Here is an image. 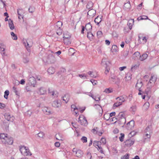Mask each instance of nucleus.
Masks as SVG:
<instances>
[{
    "label": "nucleus",
    "instance_id": "obj_44",
    "mask_svg": "<svg viewBox=\"0 0 159 159\" xmlns=\"http://www.w3.org/2000/svg\"><path fill=\"white\" fill-rule=\"evenodd\" d=\"M9 94V92L8 90H6L4 92V97L6 99H7L8 98V95Z\"/></svg>",
    "mask_w": 159,
    "mask_h": 159
},
{
    "label": "nucleus",
    "instance_id": "obj_46",
    "mask_svg": "<svg viewBox=\"0 0 159 159\" xmlns=\"http://www.w3.org/2000/svg\"><path fill=\"white\" fill-rule=\"evenodd\" d=\"M129 155L128 154H126L125 155L122 156L121 157V159H129Z\"/></svg>",
    "mask_w": 159,
    "mask_h": 159
},
{
    "label": "nucleus",
    "instance_id": "obj_10",
    "mask_svg": "<svg viewBox=\"0 0 159 159\" xmlns=\"http://www.w3.org/2000/svg\"><path fill=\"white\" fill-rule=\"evenodd\" d=\"M96 13V11L93 9H91L88 12L87 16L89 18H91L94 16Z\"/></svg>",
    "mask_w": 159,
    "mask_h": 159
},
{
    "label": "nucleus",
    "instance_id": "obj_26",
    "mask_svg": "<svg viewBox=\"0 0 159 159\" xmlns=\"http://www.w3.org/2000/svg\"><path fill=\"white\" fill-rule=\"evenodd\" d=\"M8 24L10 29L11 30H13L14 29V26L13 22V21L11 19L8 20Z\"/></svg>",
    "mask_w": 159,
    "mask_h": 159
},
{
    "label": "nucleus",
    "instance_id": "obj_57",
    "mask_svg": "<svg viewBox=\"0 0 159 159\" xmlns=\"http://www.w3.org/2000/svg\"><path fill=\"white\" fill-rule=\"evenodd\" d=\"M90 82L92 83L93 85H95L97 84L98 82L96 80H90Z\"/></svg>",
    "mask_w": 159,
    "mask_h": 159
},
{
    "label": "nucleus",
    "instance_id": "obj_59",
    "mask_svg": "<svg viewBox=\"0 0 159 159\" xmlns=\"http://www.w3.org/2000/svg\"><path fill=\"white\" fill-rule=\"evenodd\" d=\"M102 32L101 31H98L97 32V34L98 36L99 37H101L102 35Z\"/></svg>",
    "mask_w": 159,
    "mask_h": 159
},
{
    "label": "nucleus",
    "instance_id": "obj_50",
    "mask_svg": "<svg viewBox=\"0 0 159 159\" xmlns=\"http://www.w3.org/2000/svg\"><path fill=\"white\" fill-rule=\"evenodd\" d=\"M112 92V89H110V88L108 89H106L104 91V92H105L106 93H109Z\"/></svg>",
    "mask_w": 159,
    "mask_h": 159
},
{
    "label": "nucleus",
    "instance_id": "obj_31",
    "mask_svg": "<svg viewBox=\"0 0 159 159\" xmlns=\"http://www.w3.org/2000/svg\"><path fill=\"white\" fill-rule=\"evenodd\" d=\"M85 29L87 31H90L92 29V26L90 24V23H88L86 24L85 26Z\"/></svg>",
    "mask_w": 159,
    "mask_h": 159
},
{
    "label": "nucleus",
    "instance_id": "obj_6",
    "mask_svg": "<svg viewBox=\"0 0 159 159\" xmlns=\"http://www.w3.org/2000/svg\"><path fill=\"white\" fill-rule=\"evenodd\" d=\"M36 83L35 79L33 77H30L28 80V84L30 86L34 87Z\"/></svg>",
    "mask_w": 159,
    "mask_h": 159
},
{
    "label": "nucleus",
    "instance_id": "obj_53",
    "mask_svg": "<svg viewBox=\"0 0 159 159\" xmlns=\"http://www.w3.org/2000/svg\"><path fill=\"white\" fill-rule=\"evenodd\" d=\"M31 114H32V112L30 111H27L25 113V115L28 117L30 116H31Z\"/></svg>",
    "mask_w": 159,
    "mask_h": 159
},
{
    "label": "nucleus",
    "instance_id": "obj_22",
    "mask_svg": "<svg viewBox=\"0 0 159 159\" xmlns=\"http://www.w3.org/2000/svg\"><path fill=\"white\" fill-rule=\"evenodd\" d=\"M139 57H140V53L139 52H136L134 53L133 58L135 60H137Z\"/></svg>",
    "mask_w": 159,
    "mask_h": 159
},
{
    "label": "nucleus",
    "instance_id": "obj_63",
    "mask_svg": "<svg viewBox=\"0 0 159 159\" xmlns=\"http://www.w3.org/2000/svg\"><path fill=\"white\" fill-rule=\"evenodd\" d=\"M5 107V105L2 103L0 102V108L3 109Z\"/></svg>",
    "mask_w": 159,
    "mask_h": 159
},
{
    "label": "nucleus",
    "instance_id": "obj_55",
    "mask_svg": "<svg viewBox=\"0 0 159 159\" xmlns=\"http://www.w3.org/2000/svg\"><path fill=\"white\" fill-rule=\"evenodd\" d=\"M38 135L39 137L40 138H42L43 137L44 135V134L43 132H40L38 134Z\"/></svg>",
    "mask_w": 159,
    "mask_h": 159
},
{
    "label": "nucleus",
    "instance_id": "obj_2",
    "mask_svg": "<svg viewBox=\"0 0 159 159\" xmlns=\"http://www.w3.org/2000/svg\"><path fill=\"white\" fill-rule=\"evenodd\" d=\"M101 64L105 68V73L106 75H107L110 70V65L111 64L110 61H108L106 58H104L102 59Z\"/></svg>",
    "mask_w": 159,
    "mask_h": 159
},
{
    "label": "nucleus",
    "instance_id": "obj_23",
    "mask_svg": "<svg viewBox=\"0 0 159 159\" xmlns=\"http://www.w3.org/2000/svg\"><path fill=\"white\" fill-rule=\"evenodd\" d=\"M127 98V97L125 95H123L120 97H117L116 98V99L118 100L119 101H120V102H124L125 100Z\"/></svg>",
    "mask_w": 159,
    "mask_h": 159
},
{
    "label": "nucleus",
    "instance_id": "obj_7",
    "mask_svg": "<svg viewBox=\"0 0 159 159\" xmlns=\"http://www.w3.org/2000/svg\"><path fill=\"white\" fill-rule=\"evenodd\" d=\"M134 125V121L132 120L129 122L126 125V127L128 130H132L133 129Z\"/></svg>",
    "mask_w": 159,
    "mask_h": 159
},
{
    "label": "nucleus",
    "instance_id": "obj_20",
    "mask_svg": "<svg viewBox=\"0 0 159 159\" xmlns=\"http://www.w3.org/2000/svg\"><path fill=\"white\" fill-rule=\"evenodd\" d=\"M83 154L84 153L81 150L78 149L76 152L75 153L76 156L79 158H81L83 156Z\"/></svg>",
    "mask_w": 159,
    "mask_h": 159
},
{
    "label": "nucleus",
    "instance_id": "obj_14",
    "mask_svg": "<svg viewBox=\"0 0 159 159\" xmlns=\"http://www.w3.org/2000/svg\"><path fill=\"white\" fill-rule=\"evenodd\" d=\"M46 92L45 88L43 87H40L38 89L37 93L40 95H44Z\"/></svg>",
    "mask_w": 159,
    "mask_h": 159
},
{
    "label": "nucleus",
    "instance_id": "obj_16",
    "mask_svg": "<svg viewBox=\"0 0 159 159\" xmlns=\"http://www.w3.org/2000/svg\"><path fill=\"white\" fill-rule=\"evenodd\" d=\"M118 124L121 127H123L125 123L126 119L125 118L119 119L118 121Z\"/></svg>",
    "mask_w": 159,
    "mask_h": 159
},
{
    "label": "nucleus",
    "instance_id": "obj_27",
    "mask_svg": "<svg viewBox=\"0 0 159 159\" xmlns=\"http://www.w3.org/2000/svg\"><path fill=\"white\" fill-rule=\"evenodd\" d=\"M157 77L156 75H152L149 80V81L148 82V83H151V81H152L153 82L155 83L157 80Z\"/></svg>",
    "mask_w": 159,
    "mask_h": 159
},
{
    "label": "nucleus",
    "instance_id": "obj_32",
    "mask_svg": "<svg viewBox=\"0 0 159 159\" xmlns=\"http://www.w3.org/2000/svg\"><path fill=\"white\" fill-rule=\"evenodd\" d=\"M148 57V55L146 53L143 54L142 56L140 55V60L141 61H143L146 59Z\"/></svg>",
    "mask_w": 159,
    "mask_h": 159
},
{
    "label": "nucleus",
    "instance_id": "obj_40",
    "mask_svg": "<svg viewBox=\"0 0 159 159\" xmlns=\"http://www.w3.org/2000/svg\"><path fill=\"white\" fill-rule=\"evenodd\" d=\"M149 104L148 102H146L143 106V108L145 110H147L149 107Z\"/></svg>",
    "mask_w": 159,
    "mask_h": 159
},
{
    "label": "nucleus",
    "instance_id": "obj_5",
    "mask_svg": "<svg viewBox=\"0 0 159 159\" xmlns=\"http://www.w3.org/2000/svg\"><path fill=\"white\" fill-rule=\"evenodd\" d=\"M144 132L146 133L145 135L144 136V139H146L147 138L150 139L151 137L150 134L151 133V131L149 126H148L145 129Z\"/></svg>",
    "mask_w": 159,
    "mask_h": 159
},
{
    "label": "nucleus",
    "instance_id": "obj_4",
    "mask_svg": "<svg viewBox=\"0 0 159 159\" xmlns=\"http://www.w3.org/2000/svg\"><path fill=\"white\" fill-rule=\"evenodd\" d=\"M17 13L18 18L20 20L21 18L23 19L24 14L25 13V11L23 9L21 8L18 9L17 10Z\"/></svg>",
    "mask_w": 159,
    "mask_h": 159
},
{
    "label": "nucleus",
    "instance_id": "obj_41",
    "mask_svg": "<svg viewBox=\"0 0 159 159\" xmlns=\"http://www.w3.org/2000/svg\"><path fill=\"white\" fill-rule=\"evenodd\" d=\"M57 30L56 33L57 35H61L62 32V30L61 29H57V30Z\"/></svg>",
    "mask_w": 159,
    "mask_h": 159
},
{
    "label": "nucleus",
    "instance_id": "obj_19",
    "mask_svg": "<svg viewBox=\"0 0 159 159\" xmlns=\"http://www.w3.org/2000/svg\"><path fill=\"white\" fill-rule=\"evenodd\" d=\"M52 106L54 107L58 108L61 106V104L58 100H56L53 102Z\"/></svg>",
    "mask_w": 159,
    "mask_h": 159
},
{
    "label": "nucleus",
    "instance_id": "obj_58",
    "mask_svg": "<svg viewBox=\"0 0 159 159\" xmlns=\"http://www.w3.org/2000/svg\"><path fill=\"white\" fill-rule=\"evenodd\" d=\"M71 107L72 109H74V111H75L76 110H78L77 108L76 107L75 105H71Z\"/></svg>",
    "mask_w": 159,
    "mask_h": 159
},
{
    "label": "nucleus",
    "instance_id": "obj_28",
    "mask_svg": "<svg viewBox=\"0 0 159 159\" xmlns=\"http://www.w3.org/2000/svg\"><path fill=\"white\" fill-rule=\"evenodd\" d=\"M8 139H7L6 140L7 142L8 143H9V141L11 142V141H12V142H11V143H9L8 144H7V143H4L6 146H7V145H12L13 143V138L11 137L10 136H9L8 137Z\"/></svg>",
    "mask_w": 159,
    "mask_h": 159
},
{
    "label": "nucleus",
    "instance_id": "obj_1",
    "mask_svg": "<svg viewBox=\"0 0 159 159\" xmlns=\"http://www.w3.org/2000/svg\"><path fill=\"white\" fill-rule=\"evenodd\" d=\"M43 61L45 63L47 64H52L55 62L56 59L52 52L49 53L47 56L44 57L43 58Z\"/></svg>",
    "mask_w": 159,
    "mask_h": 159
},
{
    "label": "nucleus",
    "instance_id": "obj_45",
    "mask_svg": "<svg viewBox=\"0 0 159 159\" xmlns=\"http://www.w3.org/2000/svg\"><path fill=\"white\" fill-rule=\"evenodd\" d=\"M28 10L30 13H32L35 11V8L34 7L30 6Z\"/></svg>",
    "mask_w": 159,
    "mask_h": 159
},
{
    "label": "nucleus",
    "instance_id": "obj_33",
    "mask_svg": "<svg viewBox=\"0 0 159 159\" xmlns=\"http://www.w3.org/2000/svg\"><path fill=\"white\" fill-rule=\"evenodd\" d=\"M48 71L49 74H52L54 73L55 70L54 68L52 67H49L48 69Z\"/></svg>",
    "mask_w": 159,
    "mask_h": 159
},
{
    "label": "nucleus",
    "instance_id": "obj_35",
    "mask_svg": "<svg viewBox=\"0 0 159 159\" xmlns=\"http://www.w3.org/2000/svg\"><path fill=\"white\" fill-rule=\"evenodd\" d=\"M93 5V4L91 2H89L86 6V7L88 9H92Z\"/></svg>",
    "mask_w": 159,
    "mask_h": 159
},
{
    "label": "nucleus",
    "instance_id": "obj_36",
    "mask_svg": "<svg viewBox=\"0 0 159 159\" xmlns=\"http://www.w3.org/2000/svg\"><path fill=\"white\" fill-rule=\"evenodd\" d=\"M11 38L13 40H16L17 39V37L16 35L13 32H11Z\"/></svg>",
    "mask_w": 159,
    "mask_h": 159
},
{
    "label": "nucleus",
    "instance_id": "obj_48",
    "mask_svg": "<svg viewBox=\"0 0 159 159\" xmlns=\"http://www.w3.org/2000/svg\"><path fill=\"white\" fill-rule=\"evenodd\" d=\"M121 136L119 137L120 140L121 142H123L125 137V134L123 133L120 134Z\"/></svg>",
    "mask_w": 159,
    "mask_h": 159
},
{
    "label": "nucleus",
    "instance_id": "obj_3",
    "mask_svg": "<svg viewBox=\"0 0 159 159\" xmlns=\"http://www.w3.org/2000/svg\"><path fill=\"white\" fill-rule=\"evenodd\" d=\"M9 136L6 134L1 133L0 134V139L1 140L3 143L7 144H9V143H11V142L9 141V143H8L6 140L7 139H8V137ZM11 142H12V141Z\"/></svg>",
    "mask_w": 159,
    "mask_h": 159
},
{
    "label": "nucleus",
    "instance_id": "obj_13",
    "mask_svg": "<svg viewBox=\"0 0 159 159\" xmlns=\"http://www.w3.org/2000/svg\"><path fill=\"white\" fill-rule=\"evenodd\" d=\"M143 85V83L141 80H138L136 84L135 87L136 89L139 90V92H141V88Z\"/></svg>",
    "mask_w": 159,
    "mask_h": 159
},
{
    "label": "nucleus",
    "instance_id": "obj_49",
    "mask_svg": "<svg viewBox=\"0 0 159 159\" xmlns=\"http://www.w3.org/2000/svg\"><path fill=\"white\" fill-rule=\"evenodd\" d=\"M122 104V103H121V102H117L116 103H115L113 105V107L114 108L115 107H117L121 105Z\"/></svg>",
    "mask_w": 159,
    "mask_h": 159
},
{
    "label": "nucleus",
    "instance_id": "obj_56",
    "mask_svg": "<svg viewBox=\"0 0 159 159\" xmlns=\"http://www.w3.org/2000/svg\"><path fill=\"white\" fill-rule=\"evenodd\" d=\"M98 150L99 152L102 154H104L103 151L101 147L100 146H98Z\"/></svg>",
    "mask_w": 159,
    "mask_h": 159
},
{
    "label": "nucleus",
    "instance_id": "obj_51",
    "mask_svg": "<svg viewBox=\"0 0 159 159\" xmlns=\"http://www.w3.org/2000/svg\"><path fill=\"white\" fill-rule=\"evenodd\" d=\"M81 140L84 143H86L87 142V138L85 136H83L81 139Z\"/></svg>",
    "mask_w": 159,
    "mask_h": 159
},
{
    "label": "nucleus",
    "instance_id": "obj_30",
    "mask_svg": "<svg viewBox=\"0 0 159 159\" xmlns=\"http://www.w3.org/2000/svg\"><path fill=\"white\" fill-rule=\"evenodd\" d=\"M55 137L56 139L57 140L61 141H62L63 140L62 135L59 133L56 134L55 135Z\"/></svg>",
    "mask_w": 159,
    "mask_h": 159
},
{
    "label": "nucleus",
    "instance_id": "obj_21",
    "mask_svg": "<svg viewBox=\"0 0 159 159\" xmlns=\"http://www.w3.org/2000/svg\"><path fill=\"white\" fill-rule=\"evenodd\" d=\"M62 23L61 21L57 22L54 26V29L57 30V29H61L62 26Z\"/></svg>",
    "mask_w": 159,
    "mask_h": 159
},
{
    "label": "nucleus",
    "instance_id": "obj_47",
    "mask_svg": "<svg viewBox=\"0 0 159 159\" xmlns=\"http://www.w3.org/2000/svg\"><path fill=\"white\" fill-rule=\"evenodd\" d=\"M137 109V107L135 105L132 106L130 108V110L134 112L136 111Z\"/></svg>",
    "mask_w": 159,
    "mask_h": 159
},
{
    "label": "nucleus",
    "instance_id": "obj_37",
    "mask_svg": "<svg viewBox=\"0 0 159 159\" xmlns=\"http://www.w3.org/2000/svg\"><path fill=\"white\" fill-rule=\"evenodd\" d=\"M87 37L90 40H91L93 39V35L91 32H87Z\"/></svg>",
    "mask_w": 159,
    "mask_h": 159
},
{
    "label": "nucleus",
    "instance_id": "obj_64",
    "mask_svg": "<svg viewBox=\"0 0 159 159\" xmlns=\"http://www.w3.org/2000/svg\"><path fill=\"white\" fill-rule=\"evenodd\" d=\"M23 61L24 63H27L29 61V59L28 58H24Z\"/></svg>",
    "mask_w": 159,
    "mask_h": 159
},
{
    "label": "nucleus",
    "instance_id": "obj_11",
    "mask_svg": "<svg viewBox=\"0 0 159 159\" xmlns=\"http://www.w3.org/2000/svg\"><path fill=\"white\" fill-rule=\"evenodd\" d=\"M42 111L45 114L47 115H50L52 113L50 108L45 107L42 108Z\"/></svg>",
    "mask_w": 159,
    "mask_h": 159
},
{
    "label": "nucleus",
    "instance_id": "obj_9",
    "mask_svg": "<svg viewBox=\"0 0 159 159\" xmlns=\"http://www.w3.org/2000/svg\"><path fill=\"white\" fill-rule=\"evenodd\" d=\"M23 44L26 47L28 51L29 52H30V50L29 48L32 47V42L29 41H26L25 42H24Z\"/></svg>",
    "mask_w": 159,
    "mask_h": 159
},
{
    "label": "nucleus",
    "instance_id": "obj_17",
    "mask_svg": "<svg viewBox=\"0 0 159 159\" xmlns=\"http://www.w3.org/2000/svg\"><path fill=\"white\" fill-rule=\"evenodd\" d=\"M138 41L140 43L144 44L146 42L147 39L145 37L139 36Z\"/></svg>",
    "mask_w": 159,
    "mask_h": 159
},
{
    "label": "nucleus",
    "instance_id": "obj_61",
    "mask_svg": "<svg viewBox=\"0 0 159 159\" xmlns=\"http://www.w3.org/2000/svg\"><path fill=\"white\" fill-rule=\"evenodd\" d=\"M87 156L88 158H89L90 159H91L92 156L91 154L89 152L87 153Z\"/></svg>",
    "mask_w": 159,
    "mask_h": 159
},
{
    "label": "nucleus",
    "instance_id": "obj_18",
    "mask_svg": "<svg viewBox=\"0 0 159 159\" xmlns=\"http://www.w3.org/2000/svg\"><path fill=\"white\" fill-rule=\"evenodd\" d=\"M131 7L130 2L128 1L126 3H125L124 5V9L126 11H129L130 10Z\"/></svg>",
    "mask_w": 159,
    "mask_h": 159
},
{
    "label": "nucleus",
    "instance_id": "obj_25",
    "mask_svg": "<svg viewBox=\"0 0 159 159\" xmlns=\"http://www.w3.org/2000/svg\"><path fill=\"white\" fill-rule=\"evenodd\" d=\"M134 19H131L129 20L128 22V25L130 30L132 29V25L134 24Z\"/></svg>",
    "mask_w": 159,
    "mask_h": 159
},
{
    "label": "nucleus",
    "instance_id": "obj_62",
    "mask_svg": "<svg viewBox=\"0 0 159 159\" xmlns=\"http://www.w3.org/2000/svg\"><path fill=\"white\" fill-rule=\"evenodd\" d=\"M138 67V66L135 65L132 67L131 70L132 71H133L135 68H136Z\"/></svg>",
    "mask_w": 159,
    "mask_h": 159
},
{
    "label": "nucleus",
    "instance_id": "obj_12",
    "mask_svg": "<svg viewBox=\"0 0 159 159\" xmlns=\"http://www.w3.org/2000/svg\"><path fill=\"white\" fill-rule=\"evenodd\" d=\"M102 17L103 16H102L99 15L95 18L94 21L97 25H99V23L102 20Z\"/></svg>",
    "mask_w": 159,
    "mask_h": 159
},
{
    "label": "nucleus",
    "instance_id": "obj_52",
    "mask_svg": "<svg viewBox=\"0 0 159 159\" xmlns=\"http://www.w3.org/2000/svg\"><path fill=\"white\" fill-rule=\"evenodd\" d=\"M129 54V51L126 50L123 52V55L125 57H126Z\"/></svg>",
    "mask_w": 159,
    "mask_h": 159
},
{
    "label": "nucleus",
    "instance_id": "obj_42",
    "mask_svg": "<svg viewBox=\"0 0 159 159\" xmlns=\"http://www.w3.org/2000/svg\"><path fill=\"white\" fill-rule=\"evenodd\" d=\"M100 142L99 141H95L93 142V145L95 147H96L97 146L98 147V146H100Z\"/></svg>",
    "mask_w": 159,
    "mask_h": 159
},
{
    "label": "nucleus",
    "instance_id": "obj_8",
    "mask_svg": "<svg viewBox=\"0 0 159 159\" xmlns=\"http://www.w3.org/2000/svg\"><path fill=\"white\" fill-rule=\"evenodd\" d=\"M4 116L5 119L8 121L13 122L14 119L13 116L8 113H5Z\"/></svg>",
    "mask_w": 159,
    "mask_h": 159
},
{
    "label": "nucleus",
    "instance_id": "obj_39",
    "mask_svg": "<svg viewBox=\"0 0 159 159\" xmlns=\"http://www.w3.org/2000/svg\"><path fill=\"white\" fill-rule=\"evenodd\" d=\"M125 118V114L123 112H120L118 115V118Z\"/></svg>",
    "mask_w": 159,
    "mask_h": 159
},
{
    "label": "nucleus",
    "instance_id": "obj_60",
    "mask_svg": "<svg viewBox=\"0 0 159 159\" xmlns=\"http://www.w3.org/2000/svg\"><path fill=\"white\" fill-rule=\"evenodd\" d=\"M97 129L98 128L97 127H96V129L94 128L92 130V131L94 134H98Z\"/></svg>",
    "mask_w": 159,
    "mask_h": 159
},
{
    "label": "nucleus",
    "instance_id": "obj_29",
    "mask_svg": "<svg viewBox=\"0 0 159 159\" xmlns=\"http://www.w3.org/2000/svg\"><path fill=\"white\" fill-rule=\"evenodd\" d=\"M26 148L25 146H21L20 147V150L21 154L23 155V153L26 150Z\"/></svg>",
    "mask_w": 159,
    "mask_h": 159
},
{
    "label": "nucleus",
    "instance_id": "obj_34",
    "mask_svg": "<svg viewBox=\"0 0 159 159\" xmlns=\"http://www.w3.org/2000/svg\"><path fill=\"white\" fill-rule=\"evenodd\" d=\"M23 155L24 156H31V155L30 150L28 148H26V150L23 153Z\"/></svg>",
    "mask_w": 159,
    "mask_h": 159
},
{
    "label": "nucleus",
    "instance_id": "obj_54",
    "mask_svg": "<svg viewBox=\"0 0 159 159\" xmlns=\"http://www.w3.org/2000/svg\"><path fill=\"white\" fill-rule=\"evenodd\" d=\"M88 74L91 77L93 78H96L97 77L96 76L93 75V72L90 71L88 73Z\"/></svg>",
    "mask_w": 159,
    "mask_h": 159
},
{
    "label": "nucleus",
    "instance_id": "obj_38",
    "mask_svg": "<svg viewBox=\"0 0 159 159\" xmlns=\"http://www.w3.org/2000/svg\"><path fill=\"white\" fill-rule=\"evenodd\" d=\"M118 48L116 45H113L112 46L111 51L112 52H116L117 51Z\"/></svg>",
    "mask_w": 159,
    "mask_h": 159
},
{
    "label": "nucleus",
    "instance_id": "obj_15",
    "mask_svg": "<svg viewBox=\"0 0 159 159\" xmlns=\"http://www.w3.org/2000/svg\"><path fill=\"white\" fill-rule=\"evenodd\" d=\"M134 141L131 139H128L126 140L125 142L124 143L125 145L127 147L130 146L134 143Z\"/></svg>",
    "mask_w": 159,
    "mask_h": 159
},
{
    "label": "nucleus",
    "instance_id": "obj_24",
    "mask_svg": "<svg viewBox=\"0 0 159 159\" xmlns=\"http://www.w3.org/2000/svg\"><path fill=\"white\" fill-rule=\"evenodd\" d=\"M62 100L64 101L66 103H67L70 99V95L69 94H66L62 97Z\"/></svg>",
    "mask_w": 159,
    "mask_h": 159
},
{
    "label": "nucleus",
    "instance_id": "obj_43",
    "mask_svg": "<svg viewBox=\"0 0 159 159\" xmlns=\"http://www.w3.org/2000/svg\"><path fill=\"white\" fill-rule=\"evenodd\" d=\"M100 144H102L103 145H104L106 143V139L104 138H102L101 139L100 141L99 142Z\"/></svg>",
    "mask_w": 159,
    "mask_h": 159
}]
</instances>
